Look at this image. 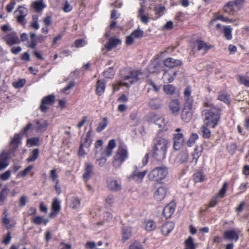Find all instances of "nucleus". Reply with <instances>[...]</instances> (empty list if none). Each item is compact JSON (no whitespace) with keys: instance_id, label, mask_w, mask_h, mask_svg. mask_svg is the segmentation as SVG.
Here are the masks:
<instances>
[{"instance_id":"nucleus-8","label":"nucleus","mask_w":249,"mask_h":249,"mask_svg":"<svg viewBox=\"0 0 249 249\" xmlns=\"http://www.w3.org/2000/svg\"><path fill=\"white\" fill-rule=\"evenodd\" d=\"M244 0H234L226 3L223 8V11L229 15H233L239 11L244 4Z\"/></svg>"},{"instance_id":"nucleus-57","label":"nucleus","mask_w":249,"mask_h":249,"mask_svg":"<svg viewBox=\"0 0 249 249\" xmlns=\"http://www.w3.org/2000/svg\"><path fill=\"white\" fill-rule=\"evenodd\" d=\"M31 26L34 29L37 30L39 28L38 23V17L36 15H33L32 17V22L31 23Z\"/></svg>"},{"instance_id":"nucleus-5","label":"nucleus","mask_w":249,"mask_h":249,"mask_svg":"<svg viewBox=\"0 0 249 249\" xmlns=\"http://www.w3.org/2000/svg\"><path fill=\"white\" fill-rule=\"evenodd\" d=\"M168 175V168L165 166L157 167L152 169L148 175V178L151 181L160 183Z\"/></svg>"},{"instance_id":"nucleus-55","label":"nucleus","mask_w":249,"mask_h":249,"mask_svg":"<svg viewBox=\"0 0 249 249\" xmlns=\"http://www.w3.org/2000/svg\"><path fill=\"white\" fill-rule=\"evenodd\" d=\"M128 249H144V248L141 243L135 241L129 245Z\"/></svg>"},{"instance_id":"nucleus-60","label":"nucleus","mask_w":249,"mask_h":249,"mask_svg":"<svg viewBox=\"0 0 249 249\" xmlns=\"http://www.w3.org/2000/svg\"><path fill=\"white\" fill-rule=\"evenodd\" d=\"M80 199L77 197H74L72 198L71 207L73 209H75L79 208L80 207Z\"/></svg>"},{"instance_id":"nucleus-9","label":"nucleus","mask_w":249,"mask_h":249,"mask_svg":"<svg viewBox=\"0 0 249 249\" xmlns=\"http://www.w3.org/2000/svg\"><path fill=\"white\" fill-rule=\"evenodd\" d=\"M228 188V182H224L219 192L213 196L208 204V207L213 208L216 206L219 202V198H223L225 196Z\"/></svg>"},{"instance_id":"nucleus-47","label":"nucleus","mask_w":249,"mask_h":249,"mask_svg":"<svg viewBox=\"0 0 249 249\" xmlns=\"http://www.w3.org/2000/svg\"><path fill=\"white\" fill-rule=\"evenodd\" d=\"M189 158V154L186 152H181L178 156V162L180 163H184L187 161Z\"/></svg>"},{"instance_id":"nucleus-1","label":"nucleus","mask_w":249,"mask_h":249,"mask_svg":"<svg viewBox=\"0 0 249 249\" xmlns=\"http://www.w3.org/2000/svg\"><path fill=\"white\" fill-rule=\"evenodd\" d=\"M201 115L203 117V123L209 127L214 128L220 121L222 109L220 107L215 106L208 98H206L202 104Z\"/></svg>"},{"instance_id":"nucleus-46","label":"nucleus","mask_w":249,"mask_h":249,"mask_svg":"<svg viewBox=\"0 0 249 249\" xmlns=\"http://www.w3.org/2000/svg\"><path fill=\"white\" fill-rule=\"evenodd\" d=\"M31 221L35 225H39L42 224L44 225H46V221L43 218V217L40 216H36L32 218Z\"/></svg>"},{"instance_id":"nucleus-35","label":"nucleus","mask_w":249,"mask_h":249,"mask_svg":"<svg viewBox=\"0 0 249 249\" xmlns=\"http://www.w3.org/2000/svg\"><path fill=\"white\" fill-rule=\"evenodd\" d=\"M132 235V229L130 227H124L122 229V242L125 243Z\"/></svg>"},{"instance_id":"nucleus-11","label":"nucleus","mask_w":249,"mask_h":249,"mask_svg":"<svg viewBox=\"0 0 249 249\" xmlns=\"http://www.w3.org/2000/svg\"><path fill=\"white\" fill-rule=\"evenodd\" d=\"M181 129L178 128L176 129L175 131L177 133L173 135L174 139V148L177 150L180 149L185 143V139L183 134L180 133Z\"/></svg>"},{"instance_id":"nucleus-15","label":"nucleus","mask_w":249,"mask_h":249,"mask_svg":"<svg viewBox=\"0 0 249 249\" xmlns=\"http://www.w3.org/2000/svg\"><path fill=\"white\" fill-rule=\"evenodd\" d=\"M161 80L164 83H172L178 75V71L171 69H164Z\"/></svg>"},{"instance_id":"nucleus-3","label":"nucleus","mask_w":249,"mask_h":249,"mask_svg":"<svg viewBox=\"0 0 249 249\" xmlns=\"http://www.w3.org/2000/svg\"><path fill=\"white\" fill-rule=\"evenodd\" d=\"M140 72L138 71H129L127 74L122 77V80L119 82L118 85H114L113 90L117 91L120 89V86H126L129 87L131 85L139 80Z\"/></svg>"},{"instance_id":"nucleus-53","label":"nucleus","mask_w":249,"mask_h":249,"mask_svg":"<svg viewBox=\"0 0 249 249\" xmlns=\"http://www.w3.org/2000/svg\"><path fill=\"white\" fill-rule=\"evenodd\" d=\"M147 84L151 87V89L156 92H159L160 90V86H157L155 83L151 79H147L146 81Z\"/></svg>"},{"instance_id":"nucleus-38","label":"nucleus","mask_w":249,"mask_h":249,"mask_svg":"<svg viewBox=\"0 0 249 249\" xmlns=\"http://www.w3.org/2000/svg\"><path fill=\"white\" fill-rule=\"evenodd\" d=\"M209 127V125H206L205 124L200 127L201 134L204 139H208L211 136V131Z\"/></svg>"},{"instance_id":"nucleus-31","label":"nucleus","mask_w":249,"mask_h":249,"mask_svg":"<svg viewBox=\"0 0 249 249\" xmlns=\"http://www.w3.org/2000/svg\"><path fill=\"white\" fill-rule=\"evenodd\" d=\"M106 82L104 79H99L96 84L95 92L98 96L102 95L105 91Z\"/></svg>"},{"instance_id":"nucleus-20","label":"nucleus","mask_w":249,"mask_h":249,"mask_svg":"<svg viewBox=\"0 0 249 249\" xmlns=\"http://www.w3.org/2000/svg\"><path fill=\"white\" fill-rule=\"evenodd\" d=\"M107 184L108 188L114 192H118L121 190V182L113 178L108 177L107 180Z\"/></svg>"},{"instance_id":"nucleus-27","label":"nucleus","mask_w":249,"mask_h":249,"mask_svg":"<svg viewBox=\"0 0 249 249\" xmlns=\"http://www.w3.org/2000/svg\"><path fill=\"white\" fill-rule=\"evenodd\" d=\"M147 173V171L139 172L137 167L130 176V178L138 182H141Z\"/></svg>"},{"instance_id":"nucleus-28","label":"nucleus","mask_w":249,"mask_h":249,"mask_svg":"<svg viewBox=\"0 0 249 249\" xmlns=\"http://www.w3.org/2000/svg\"><path fill=\"white\" fill-rule=\"evenodd\" d=\"M193 107H187L184 106L181 112V119L185 123L189 122L192 118Z\"/></svg>"},{"instance_id":"nucleus-12","label":"nucleus","mask_w":249,"mask_h":249,"mask_svg":"<svg viewBox=\"0 0 249 249\" xmlns=\"http://www.w3.org/2000/svg\"><path fill=\"white\" fill-rule=\"evenodd\" d=\"M28 9L21 6H18L17 10L15 12V17L17 21L20 24L25 25L26 21L25 19V17L28 15Z\"/></svg>"},{"instance_id":"nucleus-63","label":"nucleus","mask_w":249,"mask_h":249,"mask_svg":"<svg viewBox=\"0 0 249 249\" xmlns=\"http://www.w3.org/2000/svg\"><path fill=\"white\" fill-rule=\"evenodd\" d=\"M239 83L246 87H249V79L244 76H239Z\"/></svg>"},{"instance_id":"nucleus-29","label":"nucleus","mask_w":249,"mask_h":249,"mask_svg":"<svg viewBox=\"0 0 249 249\" xmlns=\"http://www.w3.org/2000/svg\"><path fill=\"white\" fill-rule=\"evenodd\" d=\"M176 205L174 203H170L165 207L163 211V214L166 218H170L174 214Z\"/></svg>"},{"instance_id":"nucleus-6","label":"nucleus","mask_w":249,"mask_h":249,"mask_svg":"<svg viewBox=\"0 0 249 249\" xmlns=\"http://www.w3.org/2000/svg\"><path fill=\"white\" fill-rule=\"evenodd\" d=\"M116 141L114 139L109 140L105 150L101 151V157H99L98 155L97 157H95L96 158V162L100 167H103L105 165L107 161V157L111 156L113 149L116 147Z\"/></svg>"},{"instance_id":"nucleus-58","label":"nucleus","mask_w":249,"mask_h":249,"mask_svg":"<svg viewBox=\"0 0 249 249\" xmlns=\"http://www.w3.org/2000/svg\"><path fill=\"white\" fill-rule=\"evenodd\" d=\"M26 83L25 79H19L18 81L14 82L13 86L16 89H20L22 88Z\"/></svg>"},{"instance_id":"nucleus-33","label":"nucleus","mask_w":249,"mask_h":249,"mask_svg":"<svg viewBox=\"0 0 249 249\" xmlns=\"http://www.w3.org/2000/svg\"><path fill=\"white\" fill-rule=\"evenodd\" d=\"M93 166L89 163L86 162L85 163V172L83 175V178L86 181H87L90 178L93 173Z\"/></svg>"},{"instance_id":"nucleus-42","label":"nucleus","mask_w":249,"mask_h":249,"mask_svg":"<svg viewBox=\"0 0 249 249\" xmlns=\"http://www.w3.org/2000/svg\"><path fill=\"white\" fill-rule=\"evenodd\" d=\"M21 136L19 134H15L10 144L15 149L18 147V144L21 142Z\"/></svg>"},{"instance_id":"nucleus-62","label":"nucleus","mask_w":249,"mask_h":249,"mask_svg":"<svg viewBox=\"0 0 249 249\" xmlns=\"http://www.w3.org/2000/svg\"><path fill=\"white\" fill-rule=\"evenodd\" d=\"M103 141L101 140H98L94 144V148H95V157H97L98 155L99 154V152L98 151V149L99 147H101L103 145Z\"/></svg>"},{"instance_id":"nucleus-16","label":"nucleus","mask_w":249,"mask_h":249,"mask_svg":"<svg viewBox=\"0 0 249 249\" xmlns=\"http://www.w3.org/2000/svg\"><path fill=\"white\" fill-rule=\"evenodd\" d=\"M3 39L10 46L19 44L20 42L17 33L14 31H12L10 33L3 36Z\"/></svg>"},{"instance_id":"nucleus-45","label":"nucleus","mask_w":249,"mask_h":249,"mask_svg":"<svg viewBox=\"0 0 249 249\" xmlns=\"http://www.w3.org/2000/svg\"><path fill=\"white\" fill-rule=\"evenodd\" d=\"M184 245L186 249H196V245L194 242V239L189 236L185 241Z\"/></svg>"},{"instance_id":"nucleus-32","label":"nucleus","mask_w":249,"mask_h":249,"mask_svg":"<svg viewBox=\"0 0 249 249\" xmlns=\"http://www.w3.org/2000/svg\"><path fill=\"white\" fill-rule=\"evenodd\" d=\"M148 121L158 125L160 128L162 127L165 124L164 119L156 114H151Z\"/></svg>"},{"instance_id":"nucleus-51","label":"nucleus","mask_w":249,"mask_h":249,"mask_svg":"<svg viewBox=\"0 0 249 249\" xmlns=\"http://www.w3.org/2000/svg\"><path fill=\"white\" fill-rule=\"evenodd\" d=\"M32 6L34 7L35 10L37 12L42 11V10L45 8V5L41 1H35L33 3Z\"/></svg>"},{"instance_id":"nucleus-22","label":"nucleus","mask_w":249,"mask_h":249,"mask_svg":"<svg viewBox=\"0 0 249 249\" xmlns=\"http://www.w3.org/2000/svg\"><path fill=\"white\" fill-rule=\"evenodd\" d=\"M239 230H235L234 229L226 231L224 232V238L227 240H233L237 242L239 238Z\"/></svg>"},{"instance_id":"nucleus-39","label":"nucleus","mask_w":249,"mask_h":249,"mask_svg":"<svg viewBox=\"0 0 249 249\" xmlns=\"http://www.w3.org/2000/svg\"><path fill=\"white\" fill-rule=\"evenodd\" d=\"M193 179L195 182H201L204 181L205 176L201 170H197L193 175Z\"/></svg>"},{"instance_id":"nucleus-4","label":"nucleus","mask_w":249,"mask_h":249,"mask_svg":"<svg viewBox=\"0 0 249 249\" xmlns=\"http://www.w3.org/2000/svg\"><path fill=\"white\" fill-rule=\"evenodd\" d=\"M128 157L129 153L126 146L123 143L120 144L113 158V166L116 168H120Z\"/></svg>"},{"instance_id":"nucleus-52","label":"nucleus","mask_w":249,"mask_h":249,"mask_svg":"<svg viewBox=\"0 0 249 249\" xmlns=\"http://www.w3.org/2000/svg\"><path fill=\"white\" fill-rule=\"evenodd\" d=\"M107 124V120L106 118H104L102 121H101L96 128V131L100 132L105 129Z\"/></svg>"},{"instance_id":"nucleus-26","label":"nucleus","mask_w":249,"mask_h":249,"mask_svg":"<svg viewBox=\"0 0 249 249\" xmlns=\"http://www.w3.org/2000/svg\"><path fill=\"white\" fill-rule=\"evenodd\" d=\"M217 20H220L226 23H232L233 20L231 18L225 17L222 15L219 14V13H214L213 14V18L211 20L209 23V26H212L214 22Z\"/></svg>"},{"instance_id":"nucleus-14","label":"nucleus","mask_w":249,"mask_h":249,"mask_svg":"<svg viewBox=\"0 0 249 249\" xmlns=\"http://www.w3.org/2000/svg\"><path fill=\"white\" fill-rule=\"evenodd\" d=\"M215 29L223 34L224 37L228 40L232 38V28L230 25H222L220 23L216 24Z\"/></svg>"},{"instance_id":"nucleus-25","label":"nucleus","mask_w":249,"mask_h":249,"mask_svg":"<svg viewBox=\"0 0 249 249\" xmlns=\"http://www.w3.org/2000/svg\"><path fill=\"white\" fill-rule=\"evenodd\" d=\"M164 66L170 69L180 66L182 62L179 59H175L172 57H168L163 60Z\"/></svg>"},{"instance_id":"nucleus-61","label":"nucleus","mask_w":249,"mask_h":249,"mask_svg":"<svg viewBox=\"0 0 249 249\" xmlns=\"http://www.w3.org/2000/svg\"><path fill=\"white\" fill-rule=\"evenodd\" d=\"M58 175L56 173V169H54L51 171L50 174V178L53 182L57 181V180H59L58 179Z\"/></svg>"},{"instance_id":"nucleus-34","label":"nucleus","mask_w":249,"mask_h":249,"mask_svg":"<svg viewBox=\"0 0 249 249\" xmlns=\"http://www.w3.org/2000/svg\"><path fill=\"white\" fill-rule=\"evenodd\" d=\"M175 224L172 222H167L163 224L161 228L162 233L165 236L168 235L174 229Z\"/></svg>"},{"instance_id":"nucleus-48","label":"nucleus","mask_w":249,"mask_h":249,"mask_svg":"<svg viewBox=\"0 0 249 249\" xmlns=\"http://www.w3.org/2000/svg\"><path fill=\"white\" fill-rule=\"evenodd\" d=\"M39 150L38 149H34L31 152L29 158L27 159L28 162H32L36 160L38 157Z\"/></svg>"},{"instance_id":"nucleus-21","label":"nucleus","mask_w":249,"mask_h":249,"mask_svg":"<svg viewBox=\"0 0 249 249\" xmlns=\"http://www.w3.org/2000/svg\"><path fill=\"white\" fill-rule=\"evenodd\" d=\"M195 44L196 47L197 51L203 50L204 53H207L214 47L213 45L208 44L200 38L196 39L195 42Z\"/></svg>"},{"instance_id":"nucleus-10","label":"nucleus","mask_w":249,"mask_h":249,"mask_svg":"<svg viewBox=\"0 0 249 249\" xmlns=\"http://www.w3.org/2000/svg\"><path fill=\"white\" fill-rule=\"evenodd\" d=\"M168 191L167 187L161 185L159 187H155L153 190V197L157 201H161L165 197Z\"/></svg>"},{"instance_id":"nucleus-18","label":"nucleus","mask_w":249,"mask_h":249,"mask_svg":"<svg viewBox=\"0 0 249 249\" xmlns=\"http://www.w3.org/2000/svg\"><path fill=\"white\" fill-rule=\"evenodd\" d=\"M192 89L190 86H187L183 92L184 106L193 107L194 103L193 97L191 95Z\"/></svg>"},{"instance_id":"nucleus-41","label":"nucleus","mask_w":249,"mask_h":249,"mask_svg":"<svg viewBox=\"0 0 249 249\" xmlns=\"http://www.w3.org/2000/svg\"><path fill=\"white\" fill-rule=\"evenodd\" d=\"M4 216L2 218V224L5 226L7 229H9L12 227H14L16 223L15 222L10 223V220L7 217V214L5 211L4 213Z\"/></svg>"},{"instance_id":"nucleus-17","label":"nucleus","mask_w":249,"mask_h":249,"mask_svg":"<svg viewBox=\"0 0 249 249\" xmlns=\"http://www.w3.org/2000/svg\"><path fill=\"white\" fill-rule=\"evenodd\" d=\"M143 31L139 28L135 30L129 36H126V44L128 46L132 45L135 39L142 38L143 36Z\"/></svg>"},{"instance_id":"nucleus-50","label":"nucleus","mask_w":249,"mask_h":249,"mask_svg":"<svg viewBox=\"0 0 249 249\" xmlns=\"http://www.w3.org/2000/svg\"><path fill=\"white\" fill-rule=\"evenodd\" d=\"M115 74V71L113 68L109 67L104 71V76L106 78H112Z\"/></svg>"},{"instance_id":"nucleus-59","label":"nucleus","mask_w":249,"mask_h":249,"mask_svg":"<svg viewBox=\"0 0 249 249\" xmlns=\"http://www.w3.org/2000/svg\"><path fill=\"white\" fill-rule=\"evenodd\" d=\"M33 166L32 165H29L27 168L24 169L23 171L19 172L18 175V177L20 178L25 177L27 175V174L33 169Z\"/></svg>"},{"instance_id":"nucleus-40","label":"nucleus","mask_w":249,"mask_h":249,"mask_svg":"<svg viewBox=\"0 0 249 249\" xmlns=\"http://www.w3.org/2000/svg\"><path fill=\"white\" fill-rule=\"evenodd\" d=\"M8 157L7 154L2 153L0 155V170L6 168L9 164Z\"/></svg>"},{"instance_id":"nucleus-43","label":"nucleus","mask_w":249,"mask_h":249,"mask_svg":"<svg viewBox=\"0 0 249 249\" xmlns=\"http://www.w3.org/2000/svg\"><path fill=\"white\" fill-rule=\"evenodd\" d=\"M203 148L202 147H200L199 148L198 146H196L195 150L194 152L192 154V156L193 157V160H195L194 162L195 164H196L198 158L201 156L202 153Z\"/></svg>"},{"instance_id":"nucleus-2","label":"nucleus","mask_w":249,"mask_h":249,"mask_svg":"<svg viewBox=\"0 0 249 249\" xmlns=\"http://www.w3.org/2000/svg\"><path fill=\"white\" fill-rule=\"evenodd\" d=\"M169 142L167 139L161 136H157L152 141V157L156 160L162 161L166 157Z\"/></svg>"},{"instance_id":"nucleus-19","label":"nucleus","mask_w":249,"mask_h":249,"mask_svg":"<svg viewBox=\"0 0 249 249\" xmlns=\"http://www.w3.org/2000/svg\"><path fill=\"white\" fill-rule=\"evenodd\" d=\"M60 210V201L57 198H54L51 205V212L48 216L50 218H55L58 215Z\"/></svg>"},{"instance_id":"nucleus-13","label":"nucleus","mask_w":249,"mask_h":249,"mask_svg":"<svg viewBox=\"0 0 249 249\" xmlns=\"http://www.w3.org/2000/svg\"><path fill=\"white\" fill-rule=\"evenodd\" d=\"M30 38L26 33H22L20 35V41L26 42V45L29 48H35L36 46V36L35 34L30 33Z\"/></svg>"},{"instance_id":"nucleus-44","label":"nucleus","mask_w":249,"mask_h":249,"mask_svg":"<svg viewBox=\"0 0 249 249\" xmlns=\"http://www.w3.org/2000/svg\"><path fill=\"white\" fill-rule=\"evenodd\" d=\"M145 230L147 231L154 230L156 228V224L153 220H146L144 222Z\"/></svg>"},{"instance_id":"nucleus-64","label":"nucleus","mask_w":249,"mask_h":249,"mask_svg":"<svg viewBox=\"0 0 249 249\" xmlns=\"http://www.w3.org/2000/svg\"><path fill=\"white\" fill-rule=\"evenodd\" d=\"M105 202L109 206H112L115 202V199L113 195H109L107 196L105 199Z\"/></svg>"},{"instance_id":"nucleus-7","label":"nucleus","mask_w":249,"mask_h":249,"mask_svg":"<svg viewBox=\"0 0 249 249\" xmlns=\"http://www.w3.org/2000/svg\"><path fill=\"white\" fill-rule=\"evenodd\" d=\"M92 142L91 137V129H90L85 135H83L80 139V143L78 151V155L79 157H83L86 154L84 148L89 149Z\"/></svg>"},{"instance_id":"nucleus-54","label":"nucleus","mask_w":249,"mask_h":249,"mask_svg":"<svg viewBox=\"0 0 249 249\" xmlns=\"http://www.w3.org/2000/svg\"><path fill=\"white\" fill-rule=\"evenodd\" d=\"M217 100L225 103H229V97L226 93L219 92L217 97Z\"/></svg>"},{"instance_id":"nucleus-23","label":"nucleus","mask_w":249,"mask_h":249,"mask_svg":"<svg viewBox=\"0 0 249 249\" xmlns=\"http://www.w3.org/2000/svg\"><path fill=\"white\" fill-rule=\"evenodd\" d=\"M169 108L173 115L178 114L180 110V103L179 99H172L169 103Z\"/></svg>"},{"instance_id":"nucleus-30","label":"nucleus","mask_w":249,"mask_h":249,"mask_svg":"<svg viewBox=\"0 0 249 249\" xmlns=\"http://www.w3.org/2000/svg\"><path fill=\"white\" fill-rule=\"evenodd\" d=\"M167 84L163 86V90L166 95L173 96L177 92V88L173 84Z\"/></svg>"},{"instance_id":"nucleus-49","label":"nucleus","mask_w":249,"mask_h":249,"mask_svg":"<svg viewBox=\"0 0 249 249\" xmlns=\"http://www.w3.org/2000/svg\"><path fill=\"white\" fill-rule=\"evenodd\" d=\"M197 139H198V134L197 133H192L187 142V145L189 147L192 146L195 141Z\"/></svg>"},{"instance_id":"nucleus-24","label":"nucleus","mask_w":249,"mask_h":249,"mask_svg":"<svg viewBox=\"0 0 249 249\" xmlns=\"http://www.w3.org/2000/svg\"><path fill=\"white\" fill-rule=\"evenodd\" d=\"M147 70L151 73H159L163 70L161 63L157 60L151 61L148 66Z\"/></svg>"},{"instance_id":"nucleus-37","label":"nucleus","mask_w":249,"mask_h":249,"mask_svg":"<svg viewBox=\"0 0 249 249\" xmlns=\"http://www.w3.org/2000/svg\"><path fill=\"white\" fill-rule=\"evenodd\" d=\"M165 10V7L164 5L161 4L156 5L154 7V11L155 12L156 18L157 19L164 14V12Z\"/></svg>"},{"instance_id":"nucleus-56","label":"nucleus","mask_w":249,"mask_h":249,"mask_svg":"<svg viewBox=\"0 0 249 249\" xmlns=\"http://www.w3.org/2000/svg\"><path fill=\"white\" fill-rule=\"evenodd\" d=\"M27 143L30 146L38 145L39 143V139L37 137L29 139L27 140Z\"/></svg>"},{"instance_id":"nucleus-36","label":"nucleus","mask_w":249,"mask_h":249,"mask_svg":"<svg viewBox=\"0 0 249 249\" xmlns=\"http://www.w3.org/2000/svg\"><path fill=\"white\" fill-rule=\"evenodd\" d=\"M121 41L120 39L114 37H111L109 39L107 43L105 45V47L107 50H110L113 48L121 44Z\"/></svg>"}]
</instances>
